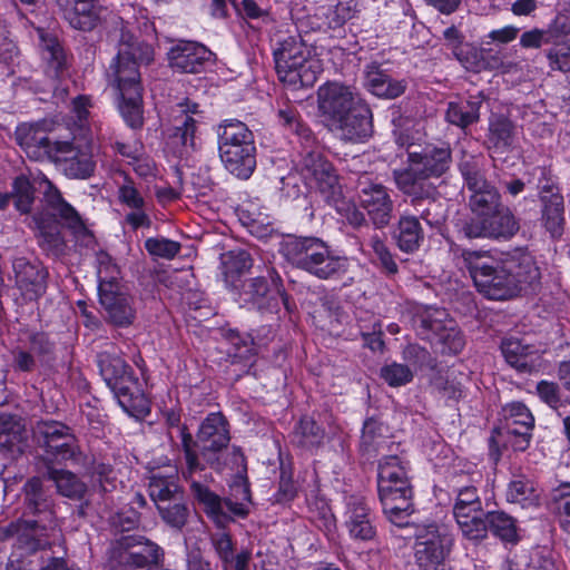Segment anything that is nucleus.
<instances>
[{
	"label": "nucleus",
	"instance_id": "nucleus-41",
	"mask_svg": "<svg viewBox=\"0 0 570 570\" xmlns=\"http://www.w3.org/2000/svg\"><path fill=\"white\" fill-rule=\"evenodd\" d=\"M42 58L47 62V72L55 78L63 75L67 69V58L63 48L56 37L38 30Z\"/></svg>",
	"mask_w": 570,
	"mask_h": 570
},
{
	"label": "nucleus",
	"instance_id": "nucleus-60",
	"mask_svg": "<svg viewBox=\"0 0 570 570\" xmlns=\"http://www.w3.org/2000/svg\"><path fill=\"white\" fill-rule=\"evenodd\" d=\"M145 248L151 256L173 259L180 252V244L164 237H151L146 239Z\"/></svg>",
	"mask_w": 570,
	"mask_h": 570
},
{
	"label": "nucleus",
	"instance_id": "nucleus-9",
	"mask_svg": "<svg viewBox=\"0 0 570 570\" xmlns=\"http://www.w3.org/2000/svg\"><path fill=\"white\" fill-rule=\"evenodd\" d=\"M163 550L155 542L138 535H125L112 543L109 562L115 570H160Z\"/></svg>",
	"mask_w": 570,
	"mask_h": 570
},
{
	"label": "nucleus",
	"instance_id": "nucleus-64",
	"mask_svg": "<svg viewBox=\"0 0 570 570\" xmlns=\"http://www.w3.org/2000/svg\"><path fill=\"white\" fill-rule=\"evenodd\" d=\"M484 56V49H480L473 46H465L462 48L454 49V57L462 63V66L473 72L482 71V57Z\"/></svg>",
	"mask_w": 570,
	"mask_h": 570
},
{
	"label": "nucleus",
	"instance_id": "nucleus-20",
	"mask_svg": "<svg viewBox=\"0 0 570 570\" xmlns=\"http://www.w3.org/2000/svg\"><path fill=\"white\" fill-rule=\"evenodd\" d=\"M363 100L350 86L328 81L317 89V107L328 126Z\"/></svg>",
	"mask_w": 570,
	"mask_h": 570
},
{
	"label": "nucleus",
	"instance_id": "nucleus-12",
	"mask_svg": "<svg viewBox=\"0 0 570 570\" xmlns=\"http://www.w3.org/2000/svg\"><path fill=\"white\" fill-rule=\"evenodd\" d=\"M459 168L470 193L468 204L472 217L484 216V214L504 206L498 188L485 178L479 157H464Z\"/></svg>",
	"mask_w": 570,
	"mask_h": 570
},
{
	"label": "nucleus",
	"instance_id": "nucleus-35",
	"mask_svg": "<svg viewBox=\"0 0 570 570\" xmlns=\"http://www.w3.org/2000/svg\"><path fill=\"white\" fill-rule=\"evenodd\" d=\"M11 202L16 210L22 215L31 212L35 202V188L24 175L13 179L10 191H0V210H7Z\"/></svg>",
	"mask_w": 570,
	"mask_h": 570
},
{
	"label": "nucleus",
	"instance_id": "nucleus-53",
	"mask_svg": "<svg viewBox=\"0 0 570 570\" xmlns=\"http://www.w3.org/2000/svg\"><path fill=\"white\" fill-rule=\"evenodd\" d=\"M181 436V446L186 461V469L183 471V475L186 480H190V484L194 479V475L198 472H202L205 469V465L200 462L197 452L194 450V445L196 444L193 440L191 434L187 431V428L180 429Z\"/></svg>",
	"mask_w": 570,
	"mask_h": 570
},
{
	"label": "nucleus",
	"instance_id": "nucleus-49",
	"mask_svg": "<svg viewBox=\"0 0 570 570\" xmlns=\"http://www.w3.org/2000/svg\"><path fill=\"white\" fill-rule=\"evenodd\" d=\"M489 531L502 541L515 543L519 540L515 520L503 511L487 513Z\"/></svg>",
	"mask_w": 570,
	"mask_h": 570
},
{
	"label": "nucleus",
	"instance_id": "nucleus-5",
	"mask_svg": "<svg viewBox=\"0 0 570 570\" xmlns=\"http://www.w3.org/2000/svg\"><path fill=\"white\" fill-rule=\"evenodd\" d=\"M279 80L293 87H312L322 71L321 61L295 37L284 39L274 51Z\"/></svg>",
	"mask_w": 570,
	"mask_h": 570
},
{
	"label": "nucleus",
	"instance_id": "nucleus-30",
	"mask_svg": "<svg viewBox=\"0 0 570 570\" xmlns=\"http://www.w3.org/2000/svg\"><path fill=\"white\" fill-rule=\"evenodd\" d=\"M46 189L43 199L47 206L58 216L63 226L70 229L76 236H88L89 230L86 227L78 212L67 203L60 190L48 179L45 180Z\"/></svg>",
	"mask_w": 570,
	"mask_h": 570
},
{
	"label": "nucleus",
	"instance_id": "nucleus-36",
	"mask_svg": "<svg viewBox=\"0 0 570 570\" xmlns=\"http://www.w3.org/2000/svg\"><path fill=\"white\" fill-rule=\"evenodd\" d=\"M346 527L352 538L367 541L374 538L375 529L372 524L368 508L363 500L351 498L347 503Z\"/></svg>",
	"mask_w": 570,
	"mask_h": 570
},
{
	"label": "nucleus",
	"instance_id": "nucleus-17",
	"mask_svg": "<svg viewBox=\"0 0 570 570\" xmlns=\"http://www.w3.org/2000/svg\"><path fill=\"white\" fill-rule=\"evenodd\" d=\"M358 203L376 228L387 226L393 217L394 202L391 190L383 184L372 180L367 175L356 184Z\"/></svg>",
	"mask_w": 570,
	"mask_h": 570
},
{
	"label": "nucleus",
	"instance_id": "nucleus-54",
	"mask_svg": "<svg viewBox=\"0 0 570 570\" xmlns=\"http://www.w3.org/2000/svg\"><path fill=\"white\" fill-rule=\"evenodd\" d=\"M269 292L268 282L265 277L258 276L250 278L244 286L240 293V298L244 304L252 305L253 307H265V301Z\"/></svg>",
	"mask_w": 570,
	"mask_h": 570
},
{
	"label": "nucleus",
	"instance_id": "nucleus-44",
	"mask_svg": "<svg viewBox=\"0 0 570 570\" xmlns=\"http://www.w3.org/2000/svg\"><path fill=\"white\" fill-rule=\"evenodd\" d=\"M324 430L314 421L305 416L295 426L292 433V442L304 450L318 448L324 440Z\"/></svg>",
	"mask_w": 570,
	"mask_h": 570
},
{
	"label": "nucleus",
	"instance_id": "nucleus-59",
	"mask_svg": "<svg viewBox=\"0 0 570 570\" xmlns=\"http://www.w3.org/2000/svg\"><path fill=\"white\" fill-rule=\"evenodd\" d=\"M458 525L460 527L462 534L471 541L480 542L488 535L489 523L487 513L463 520L459 522Z\"/></svg>",
	"mask_w": 570,
	"mask_h": 570
},
{
	"label": "nucleus",
	"instance_id": "nucleus-14",
	"mask_svg": "<svg viewBox=\"0 0 570 570\" xmlns=\"http://www.w3.org/2000/svg\"><path fill=\"white\" fill-rule=\"evenodd\" d=\"M409 161L406 169L394 171L395 183L407 176L413 184H430L429 177H440L449 170L451 149L448 146L425 147L421 153H410Z\"/></svg>",
	"mask_w": 570,
	"mask_h": 570
},
{
	"label": "nucleus",
	"instance_id": "nucleus-4",
	"mask_svg": "<svg viewBox=\"0 0 570 570\" xmlns=\"http://www.w3.org/2000/svg\"><path fill=\"white\" fill-rule=\"evenodd\" d=\"M219 157L225 168L237 178L247 179L256 167L254 135L236 119L217 127Z\"/></svg>",
	"mask_w": 570,
	"mask_h": 570
},
{
	"label": "nucleus",
	"instance_id": "nucleus-23",
	"mask_svg": "<svg viewBox=\"0 0 570 570\" xmlns=\"http://www.w3.org/2000/svg\"><path fill=\"white\" fill-rule=\"evenodd\" d=\"M99 304L105 320L118 327L132 324L136 317L134 298L125 285L98 292Z\"/></svg>",
	"mask_w": 570,
	"mask_h": 570
},
{
	"label": "nucleus",
	"instance_id": "nucleus-19",
	"mask_svg": "<svg viewBox=\"0 0 570 570\" xmlns=\"http://www.w3.org/2000/svg\"><path fill=\"white\" fill-rule=\"evenodd\" d=\"M401 181L395 183L397 188L406 196L411 197V205L414 213L410 216H416L429 226H439L445 215L443 205L435 198V187L432 184H413L407 176Z\"/></svg>",
	"mask_w": 570,
	"mask_h": 570
},
{
	"label": "nucleus",
	"instance_id": "nucleus-24",
	"mask_svg": "<svg viewBox=\"0 0 570 570\" xmlns=\"http://www.w3.org/2000/svg\"><path fill=\"white\" fill-rule=\"evenodd\" d=\"M147 480L148 494L156 507L168 501L183 499L178 470L170 463L169 459H164L163 466H150Z\"/></svg>",
	"mask_w": 570,
	"mask_h": 570
},
{
	"label": "nucleus",
	"instance_id": "nucleus-43",
	"mask_svg": "<svg viewBox=\"0 0 570 570\" xmlns=\"http://www.w3.org/2000/svg\"><path fill=\"white\" fill-rule=\"evenodd\" d=\"M38 228V244L48 256L58 258L66 252V242L57 224H47L42 218L35 217Z\"/></svg>",
	"mask_w": 570,
	"mask_h": 570
},
{
	"label": "nucleus",
	"instance_id": "nucleus-50",
	"mask_svg": "<svg viewBox=\"0 0 570 570\" xmlns=\"http://www.w3.org/2000/svg\"><path fill=\"white\" fill-rule=\"evenodd\" d=\"M222 274L228 282L240 275L252 266L249 254L244 249L229 250L220 256Z\"/></svg>",
	"mask_w": 570,
	"mask_h": 570
},
{
	"label": "nucleus",
	"instance_id": "nucleus-51",
	"mask_svg": "<svg viewBox=\"0 0 570 570\" xmlns=\"http://www.w3.org/2000/svg\"><path fill=\"white\" fill-rule=\"evenodd\" d=\"M355 8L356 3L354 0H338L335 6L323 8L324 26L328 29L342 27L354 17Z\"/></svg>",
	"mask_w": 570,
	"mask_h": 570
},
{
	"label": "nucleus",
	"instance_id": "nucleus-1",
	"mask_svg": "<svg viewBox=\"0 0 570 570\" xmlns=\"http://www.w3.org/2000/svg\"><path fill=\"white\" fill-rule=\"evenodd\" d=\"M22 517L0 528V540L17 538V549L31 554L46 550L61 537L55 499L40 476L28 479L22 489Z\"/></svg>",
	"mask_w": 570,
	"mask_h": 570
},
{
	"label": "nucleus",
	"instance_id": "nucleus-21",
	"mask_svg": "<svg viewBox=\"0 0 570 570\" xmlns=\"http://www.w3.org/2000/svg\"><path fill=\"white\" fill-rule=\"evenodd\" d=\"M60 170L72 179H87L96 169V161L90 146L60 141L51 159Z\"/></svg>",
	"mask_w": 570,
	"mask_h": 570
},
{
	"label": "nucleus",
	"instance_id": "nucleus-52",
	"mask_svg": "<svg viewBox=\"0 0 570 570\" xmlns=\"http://www.w3.org/2000/svg\"><path fill=\"white\" fill-rule=\"evenodd\" d=\"M156 508L161 520L170 528L180 530L187 523L189 511L183 499L168 501Z\"/></svg>",
	"mask_w": 570,
	"mask_h": 570
},
{
	"label": "nucleus",
	"instance_id": "nucleus-16",
	"mask_svg": "<svg viewBox=\"0 0 570 570\" xmlns=\"http://www.w3.org/2000/svg\"><path fill=\"white\" fill-rule=\"evenodd\" d=\"M298 170L307 184L318 189L324 200L335 199L338 189L342 188L336 170L320 148L309 149V146L304 148Z\"/></svg>",
	"mask_w": 570,
	"mask_h": 570
},
{
	"label": "nucleus",
	"instance_id": "nucleus-58",
	"mask_svg": "<svg viewBox=\"0 0 570 570\" xmlns=\"http://www.w3.org/2000/svg\"><path fill=\"white\" fill-rule=\"evenodd\" d=\"M513 125L504 118L497 119L490 124L489 141L495 148H508L512 144Z\"/></svg>",
	"mask_w": 570,
	"mask_h": 570
},
{
	"label": "nucleus",
	"instance_id": "nucleus-37",
	"mask_svg": "<svg viewBox=\"0 0 570 570\" xmlns=\"http://www.w3.org/2000/svg\"><path fill=\"white\" fill-rule=\"evenodd\" d=\"M501 351L507 363L520 373H529L535 367L533 346L522 343L519 338L503 340Z\"/></svg>",
	"mask_w": 570,
	"mask_h": 570
},
{
	"label": "nucleus",
	"instance_id": "nucleus-62",
	"mask_svg": "<svg viewBox=\"0 0 570 570\" xmlns=\"http://www.w3.org/2000/svg\"><path fill=\"white\" fill-rule=\"evenodd\" d=\"M381 377L390 386H402L413 380V372L409 365L392 363L381 368Z\"/></svg>",
	"mask_w": 570,
	"mask_h": 570
},
{
	"label": "nucleus",
	"instance_id": "nucleus-31",
	"mask_svg": "<svg viewBox=\"0 0 570 570\" xmlns=\"http://www.w3.org/2000/svg\"><path fill=\"white\" fill-rule=\"evenodd\" d=\"M63 19L81 31L92 30L99 20V7L94 0H57Z\"/></svg>",
	"mask_w": 570,
	"mask_h": 570
},
{
	"label": "nucleus",
	"instance_id": "nucleus-48",
	"mask_svg": "<svg viewBox=\"0 0 570 570\" xmlns=\"http://www.w3.org/2000/svg\"><path fill=\"white\" fill-rule=\"evenodd\" d=\"M410 481L404 462L397 455L384 456L379 463L377 484H383L385 491L396 481Z\"/></svg>",
	"mask_w": 570,
	"mask_h": 570
},
{
	"label": "nucleus",
	"instance_id": "nucleus-33",
	"mask_svg": "<svg viewBox=\"0 0 570 570\" xmlns=\"http://www.w3.org/2000/svg\"><path fill=\"white\" fill-rule=\"evenodd\" d=\"M18 144L26 150L29 157L35 159H52L60 141H52L43 132L33 127H19L16 131Z\"/></svg>",
	"mask_w": 570,
	"mask_h": 570
},
{
	"label": "nucleus",
	"instance_id": "nucleus-13",
	"mask_svg": "<svg viewBox=\"0 0 570 570\" xmlns=\"http://www.w3.org/2000/svg\"><path fill=\"white\" fill-rule=\"evenodd\" d=\"M199 105L184 99L170 108V124L168 128V146L179 157L189 156L196 150L197 119Z\"/></svg>",
	"mask_w": 570,
	"mask_h": 570
},
{
	"label": "nucleus",
	"instance_id": "nucleus-34",
	"mask_svg": "<svg viewBox=\"0 0 570 570\" xmlns=\"http://www.w3.org/2000/svg\"><path fill=\"white\" fill-rule=\"evenodd\" d=\"M507 271L514 283L515 294L540 279V269L534 258L528 253H519L504 259Z\"/></svg>",
	"mask_w": 570,
	"mask_h": 570
},
{
	"label": "nucleus",
	"instance_id": "nucleus-3",
	"mask_svg": "<svg viewBox=\"0 0 570 570\" xmlns=\"http://www.w3.org/2000/svg\"><path fill=\"white\" fill-rule=\"evenodd\" d=\"M279 253L289 264L318 279H338L350 268V259L337 255L318 237L288 236L282 240Z\"/></svg>",
	"mask_w": 570,
	"mask_h": 570
},
{
	"label": "nucleus",
	"instance_id": "nucleus-29",
	"mask_svg": "<svg viewBox=\"0 0 570 570\" xmlns=\"http://www.w3.org/2000/svg\"><path fill=\"white\" fill-rule=\"evenodd\" d=\"M42 476L51 481L58 494L70 500H82L87 493V484L73 472L65 469H57L52 461L46 458H38Z\"/></svg>",
	"mask_w": 570,
	"mask_h": 570
},
{
	"label": "nucleus",
	"instance_id": "nucleus-22",
	"mask_svg": "<svg viewBox=\"0 0 570 570\" xmlns=\"http://www.w3.org/2000/svg\"><path fill=\"white\" fill-rule=\"evenodd\" d=\"M228 422L222 413H210L202 422L197 433L200 456L207 464H218V452L229 443Z\"/></svg>",
	"mask_w": 570,
	"mask_h": 570
},
{
	"label": "nucleus",
	"instance_id": "nucleus-6",
	"mask_svg": "<svg viewBox=\"0 0 570 570\" xmlns=\"http://www.w3.org/2000/svg\"><path fill=\"white\" fill-rule=\"evenodd\" d=\"M487 254L471 249H463L461 254L478 291L490 299H507L517 295L505 262L495 261Z\"/></svg>",
	"mask_w": 570,
	"mask_h": 570
},
{
	"label": "nucleus",
	"instance_id": "nucleus-63",
	"mask_svg": "<svg viewBox=\"0 0 570 570\" xmlns=\"http://www.w3.org/2000/svg\"><path fill=\"white\" fill-rule=\"evenodd\" d=\"M507 422L511 425H520L522 430H533L534 417L530 410L520 402H513L505 406Z\"/></svg>",
	"mask_w": 570,
	"mask_h": 570
},
{
	"label": "nucleus",
	"instance_id": "nucleus-61",
	"mask_svg": "<svg viewBox=\"0 0 570 570\" xmlns=\"http://www.w3.org/2000/svg\"><path fill=\"white\" fill-rule=\"evenodd\" d=\"M384 426L374 417L367 419L363 424L361 448L366 452L376 451L380 440L383 438Z\"/></svg>",
	"mask_w": 570,
	"mask_h": 570
},
{
	"label": "nucleus",
	"instance_id": "nucleus-32",
	"mask_svg": "<svg viewBox=\"0 0 570 570\" xmlns=\"http://www.w3.org/2000/svg\"><path fill=\"white\" fill-rule=\"evenodd\" d=\"M365 86L380 98L395 99L405 92L407 81L405 79H394L379 65L372 63L365 70Z\"/></svg>",
	"mask_w": 570,
	"mask_h": 570
},
{
	"label": "nucleus",
	"instance_id": "nucleus-45",
	"mask_svg": "<svg viewBox=\"0 0 570 570\" xmlns=\"http://www.w3.org/2000/svg\"><path fill=\"white\" fill-rule=\"evenodd\" d=\"M412 498L413 495H386L385 501L381 502L383 512L392 524L399 528L410 524L409 518L414 511Z\"/></svg>",
	"mask_w": 570,
	"mask_h": 570
},
{
	"label": "nucleus",
	"instance_id": "nucleus-25",
	"mask_svg": "<svg viewBox=\"0 0 570 570\" xmlns=\"http://www.w3.org/2000/svg\"><path fill=\"white\" fill-rule=\"evenodd\" d=\"M14 284L27 301H35L47 289L48 272L39 262L18 257L12 263Z\"/></svg>",
	"mask_w": 570,
	"mask_h": 570
},
{
	"label": "nucleus",
	"instance_id": "nucleus-28",
	"mask_svg": "<svg viewBox=\"0 0 570 570\" xmlns=\"http://www.w3.org/2000/svg\"><path fill=\"white\" fill-rule=\"evenodd\" d=\"M117 197L119 203L129 209L125 215L126 224L134 230L150 227L151 219L148 215V203L137 189L134 180L127 175L124 176L122 183L118 185Z\"/></svg>",
	"mask_w": 570,
	"mask_h": 570
},
{
	"label": "nucleus",
	"instance_id": "nucleus-2",
	"mask_svg": "<svg viewBox=\"0 0 570 570\" xmlns=\"http://www.w3.org/2000/svg\"><path fill=\"white\" fill-rule=\"evenodd\" d=\"M33 438L43 449L46 459L70 462L85 469L98 482L100 491L111 492L117 488V473L110 464L97 462L85 453L72 430L59 421H38L33 426Z\"/></svg>",
	"mask_w": 570,
	"mask_h": 570
},
{
	"label": "nucleus",
	"instance_id": "nucleus-10",
	"mask_svg": "<svg viewBox=\"0 0 570 570\" xmlns=\"http://www.w3.org/2000/svg\"><path fill=\"white\" fill-rule=\"evenodd\" d=\"M193 497L204 505L208 515L220 522L232 517L246 518L252 503L250 490L245 479H238L230 485L229 495L222 499L199 481L191 483Z\"/></svg>",
	"mask_w": 570,
	"mask_h": 570
},
{
	"label": "nucleus",
	"instance_id": "nucleus-11",
	"mask_svg": "<svg viewBox=\"0 0 570 570\" xmlns=\"http://www.w3.org/2000/svg\"><path fill=\"white\" fill-rule=\"evenodd\" d=\"M414 325L419 335L439 345L443 354H458L465 345L461 331L443 308H425L415 316Z\"/></svg>",
	"mask_w": 570,
	"mask_h": 570
},
{
	"label": "nucleus",
	"instance_id": "nucleus-26",
	"mask_svg": "<svg viewBox=\"0 0 570 570\" xmlns=\"http://www.w3.org/2000/svg\"><path fill=\"white\" fill-rule=\"evenodd\" d=\"M331 129L347 141H360L372 132V112L370 107L360 102L330 125Z\"/></svg>",
	"mask_w": 570,
	"mask_h": 570
},
{
	"label": "nucleus",
	"instance_id": "nucleus-39",
	"mask_svg": "<svg viewBox=\"0 0 570 570\" xmlns=\"http://www.w3.org/2000/svg\"><path fill=\"white\" fill-rule=\"evenodd\" d=\"M541 223L551 237H560L564 228V203L561 194L541 197Z\"/></svg>",
	"mask_w": 570,
	"mask_h": 570
},
{
	"label": "nucleus",
	"instance_id": "nucleus-47",
	"mask_svg": "<svg viewBox=\"0 0 570 570\" xmlns=\"http://www.w3.org/2000/svg\"><path fill=\"white\" fill-rule=\"evenodd\" d=\"M26 430L20 420L13 416L0 417V448L8 451H20Z\"/></svg>",
	"mask_w": 570,
	"mask_h": 570
},
{
	"label": "nucleus",
	"instance_id": "nucleus-38",
	"mask_svg": "<svg viewBox=\"0 0 570 570\" xmlns=\"http://www.w3.org/2000/svg\"><path fill=\"white\" fill-rule=\"evenodd\" d=\"M482 92L471 95L468 100L450 102L446 109V120L462 129L475 124L480 119V108L483 105Z\"/></svg>",
	"mask_w": 570,
	"mask_h": 570
},
{
	"label": "nucleus",
	"instance_id": "nucleus-55",
	"mask_svg": "<svg viewBox=\"0 0 570 570\" xmlns=\"http://www.w3.org/2000/svg\"><path fill=\"white\" fill-rule=\"evenodd\" d=\"M539 494L532 482L524 478L512 480L507 490V500L522 505L537 503Z\"/></svg>",
	"mask_w": 570,
	"mask_h": 570
},
{
	"label": "nucleus",
	"instance_id": "nucleus-42",
	"mask_svg": "<svg viewBox=\"0 0 570 570\" xmlns=\"http://www.w3.org/2000/svg\"><path fill=\"white\" fill-rule=\"evenodd\" d=\"M117 56L119 59H129L135 63H149L154 58V50L150 45L138 41L134 33L122 28Z\"/></svg>",
	"mask_w": 570,
	"mask_h": 570
},
{
	"label": "nucleus",
	"instance_id": "nucleus-15",
	"mask_svg": "<svg viewBox=\"0 0 570 570\" xmlns=\"http://www.w3.org/2000/svg\"><path fill=\"white\" fill-rule=\"evenodd\" d=\"M520 229V225L508 206L497 208L484 216L471 217L466 220L461 233L468 239H510Z\"/></svg>",
	"mask_w": 570,
	"mask_h": 570
},
{
	"label": "nucleus",
	"instance_id": "nucleus-7",
	"mask_svg": "<svg viewBox=\"0 0 570 570\" xmlns=\"http://www.w3.org/2000/svg\"><path fill=\"white\" fill-rule=\"evenodd\" d=\"M107 76L119 94V110L124 119L131 128L140 127L142 125V87L138 63L116 56Z\"/></svg>",
	"mask_w": 570,
	"mask_h": 570
},
{
	"label": "nucleus",
	"instance_id": "nucleus-40",
	"mask_svg": "<svg viewBox=\"0 0 570 570\" xmlns=\"http://www.w3.org/2000/svg\"><path fill=\"white\" fill-rule=\"evenodd\" d=\"M397 247L404 253L417 250L424 239L423 229L416 216L402 215L393 232Z\"/></svg>",
	"mask_w": 570,
	"mask_h": 570
},
{
	"label": "nucleus",
	"instance_id": "nucleus-27",
	"mask_svg": "<svg viewBox=\"0 0 570 570\" xmlns=\"http://www.w3.org/2000/svg\"><path fill=\"white\" fill-rule=\"evenodd\" d=\"M213 52L204 45L194 41H179L168 52L171 68L185 73H198L213 58Z\"/></svg>",
	"mask_w": 570,
	"mask_h": 570
},
{
	"label": "nucleus",
	"instance_id": "nucleus-46",
	"mask_svg": "<svg viewBox=\"0 0 570 570\" xmlns=\"http://www.w3.org/2000/svg\"><path fill=\"white\" fill-rule=\"evenodd\" d=\"M96 269L98 278V292L108 288H115L124 285L121 283V272L115 259L106 252L96 253Z\"/></svg>",
	"mask_w": 570,
	"mask_h": 570
},
{
	"label": "nucleus",
	"instance_id": "nucleus-57",
	"mask_svg": "<svg viewBox=\"0 0 570 570\" xmlns=\"http://www.w3.org/2000/svg\"><path fill=\"white\" fill-rule=\"evenodd\" d=\"M326 203L332 205L338 214H341L354 227H360L366 224L364 214L353 204L343 197L342 188L338 189L337 196L334 198L325 199Z\"/></svg>",
	"mask_w": 570,
	"mask_h": 570
},
{
	"label": "nucleus",
	"instance_id": "nucleus-8",
	"mask_svg": "<svg viewBox=\"0 0 570 570\" xmlns=\"http://www.w3.org/2000/svg\"><path fill=\"white\" fill-rule=\"evenodd\" d=\"M98 366L102 379L126 412H140L146 407L139 381L132 368L121 357L101 353L98 355Z\"/></svg>",
	"mask_w": 570,
	"mask_h": 570
},
{
	"label": "nucleus",
	"instance_id": "nucleus-56",
	"mask_svg": "<svg viewBox=\"0 0 570 570\" xmlns=\"http://www.w3.org/2000/svg\"><path fill=\"white\" fill-rule=\"evenodd\" d=\"M358 327L361 336L364 341V345L373 352H382L384 348V342L382 340V324L373 315L366 320H358Z\"/></svg>",
	"mask_w": 570,
	"mask_h": 570
},
{
	"label": "nucleus",
	"instance_id": "nucleus-18",
	"mask_svg": "<svg viewBox=\"0 0 570 570\" xmlns=\"http://www.w3.org/2000/svg\"><path fill=\"white\" fill-rule=\"evenodd\" d=\"M453 538L445 528L431 524L417 535L415 563L419 570H446L445 558Z\"/></svg>",
	"mask_w": 570,
	"mask_h": 570
}]
</instances>
